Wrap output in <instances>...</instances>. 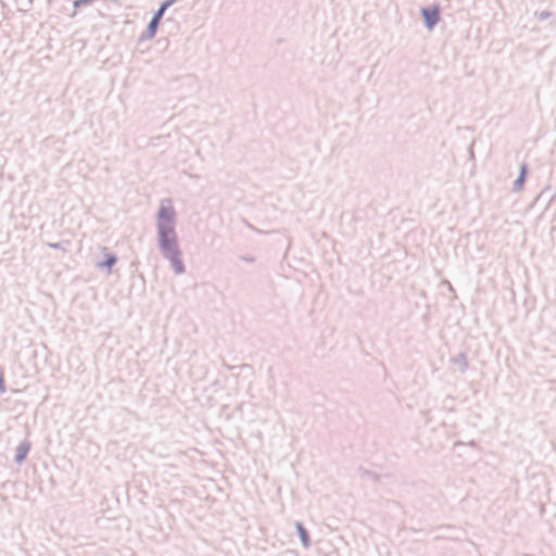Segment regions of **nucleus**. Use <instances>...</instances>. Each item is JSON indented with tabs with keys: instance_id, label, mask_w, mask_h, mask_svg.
I'll use <instances>...</instances> for the list:
<instances>
[{
	"instance_id": "7ed1b4c3",
	"label": "nucleus",
	"mask_w": 556,
	"mask_h": 556,
	"mask_svg": "<svg viewBox=\"0 0 556 556\" xmlns=\"http://www.w3.org/2000/svg\"><path fill=\"white\" fill-rule=\"evenodd\" d=\"M421 13L428 28H432L439 22L440 11L438 7L422 9Z\"/></svg>"
},
{
	"instance_id": "20e7f679",
	"label": "nucleus",
	"mask_w": 556,
	"mask_h": 556,
	"mask_svg": "<svg viewBox=\"0 0 556 556\" xmlns=\"http://www.w3.org/2000/svg\"><path fill=\"white\" fill-rule=\"evenodd\" d=\"M165 256L170 261V263H172L176 274L184 273L185 267H184L182 260L180 257L179 250H176L174 252H169V253L165 254Z\"/></svg>"
},
{
	"instance_id": "f03ea898",
	"label": "nucleus",
	"mask_w": 556,
	"mask_h": 556,
	"mask_svg": "<svg viewBox=\"0 0 556 556\" xmlns=\"http://www.w3.org/2000/svg\"><path fill=\"white\" fill-rule=\"evenodd\" d=\"M175 210L168 204H162L159 211V224L174 225Z\"/></svg>"
},
{
	"instance_id": "f257e3e1",
	"label": "nucleus",
	"mask_w": 556,
	"mask_h": 556,
	"mask_svg": "<svg viewBox=\"0 0 556 556\" xmlns=\"http://www.w3.org/2000/svg\"><path fill=\"white\" fill-rule=\"evenodd\" d=\"M157 230L160 245L164 254L179 250L174 225L157 224Z\"/></svg>"
},
{
	"instance_id": "0eeeda50",
	"label": "nucleus",
	"mask_w": 556,
	"mask_h": 556,
	"mask_svg": "<svg viewBox=\"0 0 556 556\" xmlns=\"http://www.w3.org/2000/svg\"><path fill=\"white\" fill-rule=\"evenodd\" d=\"M523 175H525V170H522V174H521V176H520V178H519V181H520V182L523 180Z\"/></svg>"
},
{
	"instance_id": "423d86ee",
	"label": "nucleus",
	"mask_w": 556,
	"mask_h": 556,
	"mask_svg": "<svg viewBox=\"0 0 556 556\" xmlns=\"http://www.w3.org/2000/svg\"><path fill=\"white\" fill-rule=\"evenodd\" d=\"M114 263H115V257H110V258L106 261V266H108V267H111Z\"/></svg>"
},
{
	"instance_id": "39448f33",
	"label": "nucleus",
	"mask_w": 556,
	"mask_h": 556,
	"mask_svg": "<svg viewBox=\"0 0 556 556\" xmlns=\"http://www.w3.org/2000/svg\"><path fill=\"white\" fill-rule=\"evenodd\" d=\"M165 9H166V4H163L161 7V9L157 11V13L155 14V16L152 18V21L150 22L149 29H150L152 35L155 33L157 24H159V21L162 17Z\"/></svg>"
}]
</instances>
